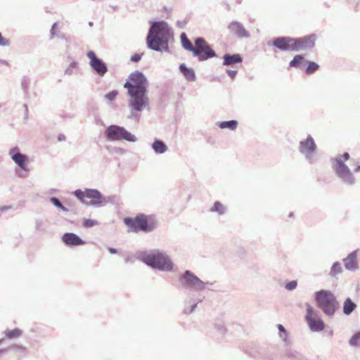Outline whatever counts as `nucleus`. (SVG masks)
<instances>
[{
    "label": "nucleus",
    "instance_id": "obj_1",
    "mask_svg": "<svg viewBox=\"0 0 360 360\" xmlns=\"http://www.w3.org/2000/svg\"><path fill=\"white\" fill-rule=\"evenodd\" d=\"M124 87L128 89L131 96L129 106L134 110L141 111L148 103L146 96L147 80L144 75L138 71L131 73Z\"/></svg>",
    "mask_w": 360,
    "mask_h": 360
},
{
    "label": "nucleus",
    "instance_id": "obj_2",
    "mask_svg": "<svg viewBox=\"0 0 360 360\" xmlns=\"http://www.w3.org/2000/svg\"><path fill=\"white\" fill-rule=\"evenodd\" d=\"M135 257L153 269L172 271L174 269V263L170 257L158 249L138 251L135 254Z\"/></svg>",
    "mask_w": 360,
    "mask_h": 360
},
{
    "label": "nucleus",
    "instance_id": "obj_3",
    "mask_svg": "<svg viewBox=\"0 0 360 360\" xmlns=\"http://www.w3.org/2000/svg\"><path fill=\"white\" fill-rule=\"evenodd\" d=\"M351 159H333L332 168L336 176L345 185L353 186L356 184V180L353 174L354 172H360V164L357 163L353 168L350 164Z\"/></svg>",
    "mask_w": 360,
    "mask_h": 360
},
{
    "label": "nucleus",
    "instance_id": "obj_4",
    "mask_svg": "<svg viewBox=\"0 0 360 360\" xmlns=\"http://www.w3.org/2000/svg\"><path fill=\"white\" fill-rule=\"evenodd\" d=\"M181 45L184 49L193 53V55L199 60H205L216 56L214 51L208 43L201 37L195 39V45L188 39L186 33L183 32L180 37Z\"/></svg>",
    "mask_w": 360,
    "mask_h": 360
},
{
    "label": "nucleus",
    "instance_id": "obj_5",
    "mask_svg": "<svg viewBox=\"0 0 360 360\" xmlns=\"http://www.w3.org/2000/svg\"><path fill=\"white\" fill-rule=\"evenodd\" d=\"M315 44L314 36L294 39L279 37L274 40L273 44L281 51H296L312 48Z\"/></svg>",
    "mask_w": 360,
    "mask_h": 360
},
{
    "label": "nucleus",
    "instance_id": "obj_6",
    "mask_svg": "<svg viewBox=\"0 0 360 360\" xmlns=\"http://www.w3.org/2000/svg\"><path fill=\"white\" fill-rule=\"evenodd\" d=\"M124 223L134 233H150L158 226V220L154 216L143 213L136 214L135 217H125Z\"/></svg>",
    "mask_w": 360,
    "mask_h": 360
},
{
    "label": "nucleus",
    "instance_id": "obj_7",
    "mask_svg": "<svg viewBox=\"0 0 360 360\" xmlns=\"http://www.w3.org/2000/svg\"><path fill=\"white\" fill-rule=\"evenodd\" d=\"M168 24L164 21L156 22L151 26L147 37V45L153 50L158 51L165 43L169 35Z\"/></svg>",
    "mask_w": 360,
    "mask_h": 360
},
{
    "label": "nucleus",
    "instance_id": "obj_8",
    "mask_svg": "<svg viewBox=\"0 0 360 360\" xmlns=\"http://www.w3.org/2000/svg\"><path fill=\"white\" fill-rule=\"evenodd\" d=\"M314 300L318 307L328 316L335 314L339 305L335 295L328 290H321L316 292Z\"/></svg>",
    "mask_w": 360,
    "mask_h": 360
},
{
    "label": "nucleus",
    "instance_id": "obj_9",
    "mask_svg": "<svg viewBox=\"0 0 360 360\" xmlns=\"http://www.w3.org/2000/svg\"><path fill=\"white\" fill-rule=\"evenodd\" d=\"M179 281L183 288L195 292L202 291L213 285L212 283L202 281L190 270H186L181 274L179 277Z\"/></svg>",
    "mask_w": 360,
    "mask_h": 360
},
{
    "label": "nucleus",
    "instance_id": "obj_10",
    "mask_svg": "<svg viewBox=\"0 0 360 360\" xmlns=\"http://www.w3.org/2000/svg\"><path fill=\"white\" fill-rule=\"evenodd\" d=\"M105 135L108 141H135L136 137L124 127L117 125H110L105 131Z\"/></svg>",
    "mask_w": 360,
    "mask_h": 360
},
{
    "label": "nucleus",
    "instance_id": "obj_11",
    "mask_svg": "<svg viewBox=\"0 0 360 360\" xmlns=\"http://www.w3.org/2000/svg\"><path fill=\"white\" fill-rule=\"evenodd\" d=\"M307 314L305 320L309 329L312 332L322 331L325 328L323 321L319 317V311L312 307L309 304H306Z\"/></svg>",
    "mask_w": 360,
    "mask_h": 360
},
{
    "label": "nucleus",
    "instance_id": "obj_12",
    "mask_svg": "<svg viewBox=\"0 0 360 360\" xmlns=\"http://www.w3.org/2000/svg\"><path fill=\"white\" fill-rule=\"evenodd\" d=\"M86 198L91 199L90 202L86 203L87 205L96 207H101L108 202L97 189L86 188Z\"/></svg>",
    "mask_w": 360,
    "mask_h": 360
},
{
    "label": "nucleus",
    "instance_id": "obj_13",
    "mask_svg": "<svg viewBox=\"0 0 360 360\" xmlns=\"http://www.w3.org/2000/svg\"><path fill=\"white\" fill-rule=\"evenodd\" d=\"M87 56L90 59L91 67L97 72L100 76L104 75L108 69L105 64L99 58H98L94 51H89Z\"/></svg>",
    "mask_w": 360,
    "mask_h": 360
},
{
    "label": "nucleus",
    "instance_id": "obj_14",
    "mask_svg": "<svg viewBox=\"0 0 360 360\" xmlns=\"http://www.w3.org/2000/svg\"><path fill=\"white\" fill-rule=\"evenodd\" d=\"M277 328L278 330V337L282 342L283 347L284 348V351L288 356H290V351L289 347L292 345V340L290 338L289 333L285 328V327L282 324H277Z\"/></svg>",
    "mask_w": 360,
    "mask_h": 360
},
{
    "label": "nucleus",
    "instance_id": "obj_15",
    "mask_svg": "<svg viewBox=\"0 0 360 360\" xmlns=\"http://www.w3.org/2000/svg\"><path fill=\"white\" fill-rule=\"evenodd\" d=\"M62 241L68 247L84 245L86 243L79 236L74 233H65L62 236Z\"/></svg>",
    "mask_w": 360,
    "mask_h": 360
},
{
    "label": "nucleus",
    "instance_id": "obj_16",
    "mask_svg": "<svg viewBox=\"0 0 360 360\" xmlns=\"http://www.w3.org/2000/svg\"><path fill=\"white\" fill-rule=\"evenodd\" d=\"M342 261L347 270L354 271L358 269L357 250H356L350 252Z\"/></svg>",
    "mask_w": 360,
    "mask_h": 360
},
{
    "label": "nucleus",
    "instance_id": "obj_17",
    "mask_svg": "<svg viewBox=\"0 0 360 360\" xmlns=\"http://www.w3.org/2000/svg\"><path fill=\"white\" fill-rule=\"evenodd\" d=\"M316 148L315 142L311 136H309L305 141H302L300 143V150L302 153H311L316 150Z\"/></svg>",
    "mask_w": 360,
    "mask_h": 360
},
{
    "label": "nucleus",
    "instance_id": "obj_18",
    "mask_svg": "<svg viewBox=\"0 0 360 360\" xmlns=\"http://www.w3.org/2000/svg\"><path fill=\"white\" fill-rule=\"evenodd\" d=\"M229 29L231 32L238 35L240 37H247L248 33L243 25L238 22H232L229 25Z\"/></svg>",
    "mask_w": 360,
    "mask_h": 360
},
{
    "label": "nucleus",
    "instance_id": "obj_19",
    "mask_svg": "<svg viewBox=\"0 0 360 360\" xmlns=\"http://www.w3.org/2000/svg\"><path fill=\"white\" fill-rule=\"evenodd\" d=\"M209 211L212 213H217L219 216H223L228 212V207L220 201H215Z\"/></svg>",
    "mask_w": 360,
    "mask_h": 360
},
{
    "label": "nucleus",
    "instance_id": "obj_20",
    "mask_svg": "<svg viewBox=\"0 0 360 360\" xmlns=\"http://www.w3.org/2000/svg\"><path fill=\"white\" fill-rule=\"evenodd\" d=\"M356 307V303L353 302L351 298L347 297L343 303V313L347 316L350 315L355 310Z\"/></svg>",
    "mask_w": 360,
    "mask_h": 360
},
{
    "label": "nucleus",
    "instance_id": "obj_21",
    "mask_svg": "<svg viewBox=\"0 0 360 360\" xmlns=\"http://www.w3.org/2000/svg\"><path fill=\"white\" fill-rule=\"evenodd\" d=\"M224 65H233L238 63H240L242 61V58L238 54H226L224 56Z\"/></svg>",
    "mask_w": 360,
    "mask_h": 360
},
{
    "label": "nucleus",
    "instance_id": "obj_22",
    "mask_svg": "<svg viewBox=\"0 0 360 360\" xmlns=\"http://www.w3.org/2000/svg\"><path fill=\"white\" fill-rule=\"evenodd\" d=\"M343 271L342 264L339 262H335L333 264L329 275L333 278H336L339 274Z\"/></svg>",
    "mask_w": 360,
    "mask_h": 360
},
{
    "label": "nucleus",
    "instance_id": "obj_23",
    "mask_svg": "<svg viewBox=\"0 0 360 360\" xmlns=\"http://www.w3.org/2000/svg\"><path fill=\"white\" fill-rule=\"evenodd\" d=\"M4 334L6 338L11 340L14 338H18L20 336H21L22 334V330H20V328H16L13 330H6L4 332Z\"/></svg>",
    "mask_w": 360,
    "mask_h": 360
},
{
    "label": "nucleus",
    "instance_id": "obj_24",
    "mask_svg": "<svg viewBox=\"0 0 360 360\" xmlns=\"http://www.w3.org/2000/svg\"><path fill=\"white\" fill-rule=\"evenodd\" d=\"M180 70L184 77L189 81H193L195 79V73L192 69H188L185 65L182 64L180 65Z\"/></svg>",
    "mask_w": 360,
    "mask_h": 360
},
{
    "label": "nucleus",
    "instance_id": "obj_25",
    "mask_svg": "<svg viewBox=\"0 0 360 360\" xmlns=\"http://www.w3.org/2000/svg\"><path fill=\"white\" fill-rule=\"evenodd\" d=\"M304 61V57L302 55H296L293 59L290 62L289 66L290 68H298Z\"/></svg>",
    "mask_w": 360,
    "mask_h": 360
},
{
    "label": "nucleus",
    "instance_id": "obj_26",
    "mask_svg": "<svg viewBox=\"0 0 360 360\" xmlns=\"http://www.w3.org/2000/svg\"><path fill=\"white\" fill-rule=\"evenodd\" d=\"M238 126V122L236 120L224 121L219 123V127L221 129L229 128L231 130L236 129Z\"/></svg>",
    "mask_w": 360,
    "mask_h": 360
},
{
    "label": "nucleus",
    "instance_id": "obj_27",
    "mask_svg": "<svg viewBox=\"0 0 360 360\" xmlns=\"http://www.w3.org/2000/svg\"><path fill=\"white\" fill-rule=\"evenodd\" d=\"M153 148L156 153H162L167 150V146L161 141H155L153 143Z\"/></svg>",
    "mask_w": 360,
    "mask_h": 360
},
{
    "label": "nucleus",
    "instance_id": "obj_28",
    "mask_svg": "<svg viewBox=\"0 0 360 360\" xmlns=\"http://www.w3.org/2000/svg\"><path fill=\"white\" fill-rule=\"evenodd\" d=\"M349 344L351 347H360V331L355 333L350 340Z\"/></svg>",
    "mask_w": 360,
    "mask_h": 360
},
{
    "label": "nucleus",
    "instance_id": "obj_29",
    "mask_svg": "<svg viewBox=\"0 0 360 360\" xmlns=\"http://www.w3.org/2000/svg\"><path fill=\"white\" fill-rule=\"evenodd\" d=\"M50 202L56 207L59 208L62 211L65 212H68L69 210L65 207L60 201V200L56 197H51L50 198Z\"/></svg>",
    "mask_w": 360,
    "mask_h": 360
},
{
    "label": "nucleus",
    "instance_id": "obj_30",
    "mask_svg": "<svg viewBox=\"0 0 360 360\" xmlns=\"http://www.w3.org/2000/svg\"><path fill=\"white\" fill-rule=\"evenodd\" d=\"M319 68V65L314 62L309 61L308 62V65L305 70V72L307 75H311L317 71Z\"/></svg>",
    "mask_w": 360,
    "mask_h": 360
},
{
    "label": "nucleus",
    "instance_id": "obj_31",
    "mask_svg": "<svg viewBox=\"0 0 360 360\" xmlns=\"http://www.w3.org/2000/svg\"><path fill=\"white\" fill-rule=\"evenodd\" d=\"M15 164L25 172H28L27 162L29 159H13Z\"/></svg>",
    "mask_w": 360,
    "mask_h": 360
},
{
    "label": "nucleus",
    "instance_id": "obj_32",
    "mask_svg": "<svg viewBox=\"0 0 360 360\" xmlns=\"http://www.w3.org/2000/svg\"><path fill=\"white\" fill-rule=\"evenodd\" d=\"M98 224V222L95 219H84L83 221V226L85 228H91Z\"/></svg>",
    "mask_w": 360,
    "mask_h": 360
},
{
    "label": "nucleus",
    "instance_id": "obj_33",
    "mask_svg": "<svg viewBox=\"0 0 360 360\" xmlns=\"http://www.w3.org/2000/svg\"><path fill=\"white\" fill-rule=\"evenodd\" d=\"M74 194L79 200L84 202V198H86V189L84 191L77 189L74 192Z\"/></svg>",
    "mask_w": 360,
    "mask_h": 360
},
{
    "label": "nucleus",
    "instance_id": "obj_34",
    "mask_svg": "<svg viewBox=\"0 0 360 360\" xmlns=\"http://www.w3.org/2000/svg\"><path fill=\"white\" fill-rule=\"evenodd\" d=\"M297 285V281H291L290 282H288L286 284H285V288L288 290H293L294 289L296 288Z\"/></svg>",
    "mask_w": 360,
    "mask_h": 360
},
{
    "label": "nucleus",
    "instance_id": "obj_35",
    "mask_svg": "<svg viewBox=\"0 0 360 360\" xmlns=\"http://www.w3.org/2000/svg\"><path fill=\"white\" fill-rule=\"evenodd\" d=\"M10 155H11V158H25L24 155H22L19 151H18V149L15 148H13L11 152H10Z\"/></svg>",
    "mask_w": 360,
    "mask_h": 360
},
{
    "label": "nucleus",
    "instance_id": "obj_36",
    "mask_svg": "<svg viewBox=\"0 0 360 360\" xmlns=\"http://www.w3.org/2000/svg\"><path fill=\"white\" fill-rule=\"evenodd\" d=\"M215 329L219 332V333L220 334H224L225 332H226V328L224 326L223 324H215Z\"/></svg>",
    "mask_w": 360,
    "mask_h": 360
},
{
    "label": "nucleus",
    "instance_id": "obj_37",
    "mask_svg": "<svg viewBox=\"0 0 360 360\" xmlns=\"http://www.w3.org/2000/svg\"><path fill=\"white\" fill-rule=\"evenodd\" d=\"M10 44V41L8 39L4 38L1 33L0 32V46H8Z\"/></svg>",
    "mask_w": 360,
    "mask_h": 360
},
{
    "label": "nucleus",
    "instance_id": "obj_38",
    "mask_svg": "<svg viewBox=\"0 0 360 360\" xmlns=\"http://www.w3.org/2000/svg\"><path fill=\"white\" fill-rule=\"evenodd\" d=\"M117 95V92L115 91H112L108 94L105 95V98L108 99L109 101H112L115 99L116 96Z\"/></svg>",
    "mask_w": 360,
    "mask_h": 360
},
{
    "label": "nucleus",
    "instance_id": "obj_39",
    "mask_svg": "<svg viewBox=\"0 0 360 360\" xmlns=\"http://www.w3.org/2000/svg\"><path fill=\"white\" fill-rule=\"evenodd\" d=\"M197 304H198L195 302V303L193 304L189 309H185V313H186V314H191V313H193L195 311V308L197 307Z\"/></svg>",
    "mask_w": 360,
    "mask_h": 360
},
{
    "label": "nucleus",
    "instance_id": "obj_40",
    "mask_svg": "<svg viewBox=\"0 0 360 360\" xmlns=\"http://www.w3.org/2000/svg\"><path fill=\"white\" fill-rule=\"evenodd\" d=\"M141 58V55L136 53L131 56V60L134 62H139Z\"/></svg>",
    "mask_w": 360,
    "mask_h": 360
},
{
    "label": "nucleus",
    "instance_id": "obj_41",
    "mask_svg": "<svg viewBox=\"0 0 360 360\" xmlns=\"http://www.w3.org/2000/svg\"><path fill=\"white\" fill-rule=\"evenodd\" d=\"M57 30H58V24L57 23H54L52 25L51 30L52 36H54L56 34V32Z\"/></svg>",
    "mask_w": 360,
    "mask_h": 360
},
{
    "label": "nucleus",
    "instance_id": "obj_42",
    "mask_svg": "<svg viewBox=\"0 0 360 360\" xmlns=\"http://www.w3.org/2000/svg\"><path fill=\"white\" fill-rule=\"evenodd\" d=\"M13 208V206L9 205H4V206H1L0 207V211L1 212H4V211H6V210H11Z\"/></svg>",
    "mask_w": 360,
    "mask_h": 360
},
{
    "label": "nucleus",
    "instance_id": "obj_43",
    "mask_svg": "<svg viewBox=\"0 0 360 360\" xmlns=\"http://www.w3.org/2000/svg\"><path fill=\"white\" fill-rule=\"evenodd\" d=\"M227 72H228L229 75L231 77V79L235 78V77H236V75L237 74V71L236 70H228Z\"/></svg>",
    "mask_w": 360,
    "mask_h": 360
},
{
    "label": "nucleus",
    "instance_id": "obj_44",
    "mask_svg": "<svg viewBox=\"0 0 360 360\" xmlns=\"http://www.w3.org/2000/svg\"><path fill=\"white\" fill-rule=\"evenodd\" d=\"M108 250L109 251V252L110 254H116V253H117V249H115L114 248L108 247Z\"/></svg>",
    "mask_w": 360,
    "mask_h": 360
},
{
    "label": "nucleus",
    "instance_id": "obj_45",
    "mask_svg": "<svg viewBox=\"0 0 360 360\" xmlns=\"http://www.w3.org/2000/svg\"><path fill=\"white\" fill-rule=\"evenodd\" d=\"M13 348L14 349H20V350H22V351H25V347L22 345H15L13 347Z\"/></svg>",
    "mask_w": 360,
    "mask_h": 360
},
{
    "label": "nucleus",
    "instance_id": "obj_46",
    "mask_svg": "<svg viewBox=\"0 0 360 360\" xmlns=\"http://www.w3.org/2000/svg\"><path fill=\"white\" fill-rule=\"evenodd\" d=\"M58 140L59 141H65V135H63V134H60V135L58 136Z\"/></svg>",
    "mask_w": 360,
    "mask_h": 360
},
{
    "label": "nucleus",
    "instance_id": "obj_47",
    "mask_svg": "<svg viewBox=\"0 0 360 360\" xmlns=\"http://www.w3.org/2000/svg\"><path fill=\"white\" fill-rule=\"evenodd\" d=\"M342 158H349V155L348 153H345L342 155Z\"/></svg>",
    "mask_w": 360,
    "mask_h": 360
},
{
    "label": "nucleus",
    "instance_id": "obj_48",
    "mask_svg": "<svg viewBox=\"0 0 360 360\" xmlns=\"http://www.w3.org/2000/svg\"><path fill=\"white\" fill-rule=\"evenodd\" d=\"M125 262L127 263V262H132V260L130 257H127L125 259Z\"/></svg>",
    "mask_w": 360,
    "mask_h": 360
},
{
    "label": "nucleus",
    "instance_id": "obj_49",
    "mask_svg": "<svg viewBox=\"0 0 360 360\" xmlns=\"http://www.w3.org/2000/svg\"><path fill=\"white\" fill-rule=\"evenodd\" d=\"M6 351V349H0V354L4 353Z\"/></svg>",
    "mask_w": 360,
    "mask_h": 360
},
{
    "label": "nucleus",
    "instance_id": "obj_50",
    "mask_svg": "<svg viewBox=\"0 0 360 360\" xmlns=\"http://www.w3.org/2000/svg\"><path fill=\"white\" fill-rule=\"evenodd\" d=\"M292 216V213L291 212L289 214V217H291Z\"/></svg>",
    "mask_w": 360,
    "mask_h": 360
},
{
    "label": "nucleus",
    "instance_id": "obj_51",
    "mask_svg": "<svg viewBox=\"0 0 360 360\" xmlns=\"http://www.w3.org/2000/svg\"><path fill=\"white\" fill-rule=\"evenodd\" d=\"M329 335H333V331L332 330L329 333Z\"/></svg>",
    "mask_w": 360,
    "mask_h": 360
},
{
    "label": "nucleus",
    "instance_id": "obj_52",
    "mask_svg": "<svg viewBox=\"0 0 360 360\" xmlns=\"http://www.w3.org/2000/svg\"><path fill=\"white\" fill-rule=\"evenodd\" d=\"M3 342V339H0V344Z\"/></svg>",
    "mask_w": 360,
    "mask_h": 360
}]
</instances>
